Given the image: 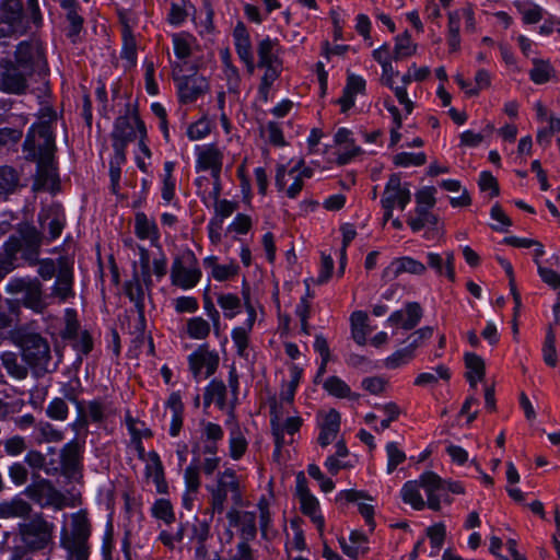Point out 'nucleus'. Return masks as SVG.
I'll list each match as a JSON object with an SVG mask.
<instances>
[{"instance_id":"23","label":"nucleus","mask_w":560,"mask_h":560,"mask_svg":"<svg viewBox=\"0 0 560 560\" xmlns=\"http://www.w3.org/2000/svg\"><path fill=\"white\" fill-rule=\"evenodd\" d=\"M425 270H427V267L421 261H419L412 257H409V256H404V257L394 259L383 270V279L393 280L404 272L421 276L425 272Z\"/></svg>"},{"instance_id":"55","label":"nucleus","mask_w":560,"mask_h":560,"mask_svg":"<svg viewBox=\"0 0 560 560\" xmlns=\"http://www.w3.org/2000/svg\"><path fill=\"white\" fill-rule=\"evenodd\" d=\"M124 288L125 293L129 300L135 303L136 308H144V290L137 271H135L132 278L125 283Z\"/></svg>"},{"instance_id":"6","label":"nucleus","mask_w":560,"mask_h":560,"mask_svg":"<svg viewBox=\"0 0 560 560\" xmlns=\"http://www.w3.org/2000/svg\"><path fill=\"white\" fill-rule=\"evenodd\" d=\"M140 135L147 137L145 125L140 119L138 112L127 104L125 114L116 118L114 122L112 139L116 142V147L121 150V147L128 145L129 142L138 139Z\"/></svg>"},{"instance_id":"64","label":"nucleus","mask_w":560,"mask_h":560,"mask_svg":"<svg viewBox=\"0 0 560 560\" xmlns=\"http://www.w3.org/2000/svg\"><path fill=\"white\" fill-rule=\"evenodd\" d=\"M542 358L547 365L556 366L557 364V350H556V335L551 326L548 327L545 342L542 346Z\"/></svg>"},{"instance_id":"39","label":"nucleus","mask_w":560,"mask_h":560,"mask_svg":"<svg viewBox=\"0 0 560 560\" xmlns=\"http://www.w3.org/2000/svg\"><path fill=\"white\" fill-rule=\"evenodd\" d=\"M339 542L343 552L350 558L355 559L369 550L366 536L359 530L351 532L349 541L341 538Z\"/></svg>"},{"instance_id":"24","label":"nucleus","mask_w":560,"mask_h":560,"mask_svg":"<svg viewBox=\"0 0 560 560\" xmlns=\"http://www.w3.org/2000/svg\"><path fill=\"white\" fill-rule=\"evenodd\" d=\"M334 141L339 147L337 154L339 165L348 164L362 152V149L355 144L352 132L347 128H339L334 136Z\"/></svg>"},{"instance_id":"11","label":"nucleus","mask_w":560,"mask_h":560,"mask_svg":"<svg viewBox=\"0 0 560 560\" xmlns=\"http://www.w3.org/2000/svg\"><path fill=\"white\" fill-rule=\"evenodd\" d=\"M24 361L36 372L49 371L50 350L47 341L38 335H27L22 340Z\"/></svg>"},{"instance_id":"19","label":"nucleus","mask_w":560,"mask_h":560,"mask_svg":"<svg viewBox=\"0 0 560 560\" xmlns=\"http://www.w3.org/2000/svg\"><path fill=\"white\" fill-rule=\"evenodd\" d=\"M38 222L43 232L48 231V240L52 241L60 236L65 226L66 215L60 206L51 205L40 210Z\"/></svg>"},{"instance_id":"51","label":"nucleus","mask_w":560,"mask_h":560,"mask_svg":"<svg viewBox=\"0 0 560 560\" xmlns=\"http://www.w3.org/2000/svg\"><path fill=\"white\" fill-rule=\"evenodd\" d=\"M186 335L190 339L205 340L211 332V325L201 316H195L186 322Z\"/></svg>"},{"instance_id":"32","label":"nucleus","mask_w":560,"mask_h":560,"mask_svg":"<svg viewBox=\"0 0 560 560\" xmlns=\"http://www.w3.org/2000/svg\"><path fill=\"white\" fill-rule=\"evenodd\" d=\"M135 234L140 240H148L152 246L159 245L160 232L158 224L143 212H138L135 215Z\"/></svg>"},{"instance_id":"13","label":"nucleus","mask_w":560,"mask_h":560,"mask_svg":"<svg viewBox=\"0 0 560 560\" xmlns=\"http://www.w3.org/2000/svg\"><path fill=\"white\" fill-rule=\"evenodd\" d=\"M283 415L284 411L280 410L277 404L271 407L270 424L276 443V454H279L282 446L290 442L285 439V434L293 435L302 425V419L299 416L288 417L282 421Z\"/></svg>"},{"instance_id":"5","label":"nucleus","mask_w":560,"mask_h":560,"mask_svg":"<svg viewBox=\"0 0 560 560\" xmlns=\"http://www.w3.org/2000/svg\"><path fill=\"white\" fill-rule=\"evenodd\" d=\"M55 525L46 521L42 514L19 525L21 540L30 550L46 548L52 540Z\"/></svg>"},{"instance_id":"25","label":"nucleus","mask_w":560,"mask_h":560,"mask_svg":"<svg viewBox=\"0 0 560 560\" xmlns=\"http://www.w3.org/2000/svg\"><path fill=\"white\" fill-rule=\"evenodd\" d=\"M200 441L203 444V453L215 455L219 443L223 440L224 431L222 427L212 421L201 420L199 423Z\"/></svg>"},{"instance_id":"18","label":"nucleus","mask_w":560,"mask_h":560,"mask_svg":"<svg viewBox=\"0 0 560 560\" xmlns=\"http://www.w3.org/2000/svg\"><path fill=\"white\" fill-rule=\"evenodd\" d=\"M37 172L33 183V190L56 191L59 188V175L54 158L35 160Z\"/></svg>"},{"instance_id":"2","label":"nucleus","mask_w":560,"mask_h":560,"mask_svg":"<svg viewBox=\"0 0 560 560\" xmlns=\"http://www.w3.org/2000/svg\"><path fill=\"white\" fill-rule=\"evenodd\" d=\"M91 524L82 511L71 514L70 530L61 533V546L67 551L68 560H88L90 556L89 537Z\"/></svg>"},{"instance_id":"37","label":"nucleus","mask_w":560,"mask_h":560,"mask_svg":"<svg viewBox=\"0 0 560 560\" xmlns=\"http://www.w3.org/2000/svg\"><path fill=\"white\" fill-rule=\"evenodd\" d=\"M465 366H466V378L469 385L472 388L477 387L478 382L482 381L485 377L486 365L483 359L474 353L467 352L464 355Z\"/></svg>"},{"instance_id":"22","label":"nucleus","mask_w":560,"mask_h":560,"mask_svg":"<svg viewBox=\"0 0 560 560\" xmlns=\"http://www.w3.org/2000/svg\"><path fill=\"white\" fill-rule=\"evenodd\" d=\"M179 102L189 104L195 102L208 90V82L203 77L184 75L176 79Z\"/></svg>"},{"instance_id":"12","label":"nucleus","mask_w":560,"mask_h":560,"mask_svg":"<svg viewBox=\"0 0 560 560\" xmlns=\"http://www.w3.org/2000/svg\"><path fill=\"white\" fill-rule=\"evenodd\" d=\"M24 492L42 508H52L56 511H60L67 505L66 495L47 479H40L31 483Z\"/></svg>"},{"instance_id":"47","label":"nucleus","mask_w":560,"mask_h":560,"mask_svg":"<svg viewBox=\"0 0 560 560\" xmlns=\"http://www.w3.org/2000/svg\"><path fill=\"white\" fill-rule=\"evenodd\" d=\"M247 440L238 424H234L229 434V454L234 460H238L247 450Z\"/></svg>"},{"instance_id":"61","label":"nucleus","mask_w":560,"mask_h":560,"mask_svg":"<svg viewBox=\"0 0 560 560\" xmlns=\"http://www.w3.org/2000/svg\"><path fill=\"white\" fill-rule=\"evenodd\" d=\"M35 438L39 443L43 442H59L63 439L61 431L57 430L49 422H40L35 428Z\"/></svg>"},{"instance_id":"38","label":"nucleus","mask_w":560,"mask_h":560,"mask_svg":"<svg viewBox=\"0 0 560 560\" xmlns=\"http://www.w3.org/2000/svg\"><path fill=\"white\" fill-rule=\"evenodd\" d=\"M257 67L264 71L258 86V94L264 102H267L271 86L281 75L283 63Z\"/></svg>"},{"instance_id":"28","label":"nucleus","mask_w":560,"mask_h":560,"mask_svg":"<svg viewBox=\"0 0 560 560\" xmlns=\"http://www.w3.org/2000/svg\"><path fill=\"white\" fill-rule=\"evenodd\" d=\"M257 66H269L282 63L281 52L282 48L277 38L265 36L257 43Z\"/></svg>"},{"instance_id":"8","label":"nucleus","mask_w":560,"mask_h":560,"mask_svg":"<svg viewBox=\"0 0 560 560\" xmlns=\"http://www.w3.org/2000/svg\"><path fill=\"white\" fill-rule=\"evenodd\" d=\"M242 296L244 301L247 318L241 326H236L231 330V338L238 357L248 359L249 357V337L257 319V312L250 302L249 287L244 281L242 285Z\"/></svg>"},{"instance_id":"29","label":"nucleus","mask_w":560,"mask_h":560,"mask_svg":"<svg viewBox=\"0 0 560 560\" xmlns=\"http://www.w3.org/2000/svg\"><path fill=\"white\" fill-rule=\"evenodd\" d=\"M21 240L18 238L21 243V247L25 245V250L23 253V257L33 264L35 258L38 255V248L42 244L43 236L40 232L36 230L35 226L30 224H23L20 228Z\"/></svg>"},{"instance_id":"31","label":"nucleus","mask_w":560,"mask_h":560,"mask_svg":"<svg viewBox=\"0 0 560 560\" xmlns=\"http://www.w3.org/2000/svg\"><path fill=\"white\" fill-rule=\"evenodd\" d=\"M428 266L435 271L438 276H445L451 281L455 279L454 254L445 252L443 254L428 253L425 255Z\"/></svg>"},{"instance_id":"17","label":"nucleus","mask_w":560,"mask_h":560,"mask_svg":"<svg viewBox=\"0 0 560 560\" xmlns=\"http://www.w3.org/2000/svg\"><path fill=\"white\" fill-rule=\"evenodd\" d=\"M188 363L195 377H208L217 370L219 357L209 351L207 346H200L189 354Z\"/></svg>"},{"instance_id":"42","label":"nucleus","mask_w":560,"mask_h":560,"mask_svg":"<svg viewBox=\"0 0 560 560\" xmlns=\"http://www.w3.org/2000/svg\"><path fill=\"white\" fill-rule=\"evenodd\" d=\"M226 395L228 389L225 384L222 381L213 380L206 387L203 395L205 405L210 406L214 404L220 410H223L226 407Z\"/></svg>"},{"instance_id":"63","label":"nucleus","mask_w":560,"mask_h":560,"mask_svg":"<svg viewBox=\"0 0 560 560\" xmlns=\"http://www.w3.org/2000/svg\"><path fill=\"white\" fill-rule=\"evenodd\" d=\"M425 162L427 155L423 152H400L393 156V163L399 167L421 166Z\"/></svg>"},{"instance_id":"36","label":"nucleus","mask_w":560,"mask_h":560,"mask_svg":"<svg viewBox=\"0 0 560 560\" xmlns=\"http://www.w3.org/2000/svg\"><path fill=\"white\" fill-rule=\"evenodd\" d=\"M288 176H298L302 178V182L304 183L305 179L313 176V171L305 166L303 161L298 162L290 170H287L284 165H279L275 177V185L278 190L284 189L285 184H288Z\"/></svg>"},{"instance_id":"46","label":"nucleus","mask_w":560,"mask_h":560,"mask_svg":"<svg viewBox=\"0 0 560 560\" xmlns=\"http://www.w3.org/2000/svg\"><path fill=\"white\" fill-rule=\"evenodd\" d=\"M151 465L147 467L148 475L152 478L159 493L167 492V482L164 476V469L160 456L155 452L149 454Z\"/></svg>"},{"instance_id":"1","label":"nucleus","mask_w":560,"mask_h":560,"mask_svg":"<svg viewBox=\"0 0 560 560\" xmlns=\"http://www.w3.org/2000/svg\"><path fill=\"white\" fill-rule=\"evenodd\" d=\"M56 122L55 114L48 113L32 125L23 143L26 159L35 161L54 158L56 143L52 125Z\"/></svg>"},{"instance_id":"26","label":"nucleus","mask_w":560,"mask_h":560,"mask_svg":"<svg viewBox=\"0 0 560 560\" xmlns=\"http://www.w3.org/2000/svg\"><path fill=\"white\" fill-rule=\"evenodd\" d=\"M32 73H26L16 65H12L5 69L0 78V88L14 94H21L26 89V79Z\"/></svg>"},{"instance_id":"59","label":"nucleus","mask_w":560,"mask_h":560,"mask_svg":"<svg viewBox=\"0 0 560 560\" xmlns=\"http://www.w3.org/2000/svg\"><path fill=\"white\" fill-rule=\"evenodd\" d=\"M174 52L177 58L186 59L191 54L194 37L186 33L174 34L172 37Z\"/></svg>"},{"instance_id":"52","label":"nucleus","mask_w":560,"mask_h":560,"mask_svg":"<svg viewBox=\"0 0 560 560\" xmlns=\"http://www.w3.org/2000/svg\"><path fill=\"white\" fill-rule=\"evenodd\" d=\"M19 185V175L14 168L10 166L0 167V199L13 194Z\"/></svg>"},{"instance_id":"49","label":"nucleus","mask_w":560,"mask_h":560,"mask_svg":"<svg viewBox=\"0 0 560 560\" xmlns=\"http://www.w3.org/2000/svg\"><path fill=\"white\" fill-rule=\"evenodd\" d=\"M217 303L226 319H233L242 312V300L234 293H220Z\"/></svg>"},{"instance_id":"33","label":"nucleus","mask_w":560,"mask_h":560,"mask_svg":"<svg viewBox=\"0 0 560 560\" xmlns=\"http://www.w3.org/2000/svg\"><path fill=\"white\" fill-rule=\"evenodd\" d=\"M340 430V415L335 409L329 410L320 423V431L318 435V443L322 447L328 446L332 443Z\"/></svg>"},{"instance_id":"53","label":"nucleus","mask_w":560,"mask_h":560,"mask_svg":"<svg viewBox=\"0 0 560 560\" xmlns=\"http://www.w3.org/2000/svg\"><path fill=\"white\" fill-rule=\"evenodd\" d=\"M539 277L547 285L553 290H558L557 302L553 305L555 323H560V273L552 269H539Z\"/></svg>"},{"instance_id":"7","label":"nucleus","mask_w":560,"mask_h":560,"mask_svg":"<svg viewBox=\"0 0 560 560\" xmlns=\"http://www.w3.org/2000/svg\"><path fill=\"white\" fill-rule=\"evenodd\" d=\"M27 30L28 21L24 16L22 0H1L0 38L20 36Z\"/></svg>"},{"instance_id":"62","label":"nucleus","mask_w":560,"mask_h":560,"mask_svg":"<svg viewBox=\"0 0 560 560\" xmlns=\"http://www.w3.org/2000/svg\"><path fill=\"white\" fill-rule=\"evenodd\" d=\"M152 515L163 521L165 524H171L175 521V513L171 502L166 499L156 500L151 508Z\"/></svg>"},{"instance_id":"10","label":"nucleus","mask_w":560,"mask_h":560,"mask_svg":"<svg viewBox=\"0 0 560 560\" xmlns=\"http://www.w3.org/2000/svg\"><path fill=\"white\" fill-rule=\"evenodd\" d=\"M15 65L26 73L44 74L47 61L42 44L36 39L21 42L15 49Z\"/></svg>"},{"instance_id":"56","label":"nucleus","mask_w":560,"mask_h":560,"mask_svg":"<svg viewBox=\"0 0 560 560\" xmlns=\"http://www.w3.org/2000/svg\"><path fill=\"white\" fill-rule=\"evenodd\" d=\"M553 67L547 60L534 59L529 78L535 84H544L553 77Z\"/></svg>"},{"instance_id":"3","label":"nucleus","mask_w":560,"mask_h":560,"mask_svg":"<svg viewBox=\"0 0 560 560\" xmlns=\"http://www.w3.org/2000/svg\"><path fill=\"white\" fill-rule=\"evenodd\" d=\"M9 294L21 295L20 301L24 306L42 313L50 302L43 294L42 283L36 278L13 277L5 285Z\"/></svg>"},{"instance_id":"58","label":"nucleus","mask_w":560,"mask_h":560,"mask_svg":"<svg viewBox=\"0 0 560 560\" xmlns=\"http://www.w3.org/2000/svg\"><path fill=\"white\" fill-rule=\"evenodd\" d=\"M516 8L522 14L523 21L526 24L538 23L542 19V8L529 1L516 2Z\"/></svg>"},{"instance_id":"60","label":"nucleus","mask_w":560,"mask_h":560,"mask_svg":"<svg viewBox=\"0 0 560 560\" xmlns=\"http://www.w3.org/2000/svg\"><path fill=\"white\" fill-rule=\"evenodd\" d=\"M190 8H192V5L186 1H182L180 3L173 2L167 14V22L173 26L182 25L189 15Z\"/></svg>"},{"instance_id":"35","label":"nucleus","mask_w":560,"mask_h":560,"mask_svg":"<svg viewBox=\"0 0 560 560\" xmlns=\"http://www.w3.org/2000/svg\"><path fill=\"white\" fill-rule=\"evenodd\" d=\"M21 250L18 237H10L0 249V279L15 268L16 255Z\"/></svg>"},{"instance_id":"44","label":"nucleus","mask_w":560,"mask_h":560,"mask_svg":"<svg viewBox=\"0 0 560 560\" xmlns=\"http://www.w3.org/2000/svg\"><path fill=\"white\" fill-rule=\"evenodd\" d=\"M394 42L393 58L396 61L407 59L417 52V44L412 42L407 31L397 35Z\"/></svg>"},{"instance_id":"20","label":"nucleus","mask_w":560,"mask_h":560,"mask_svg":"<svg viewBox=\"0 0 560 560\" xmlns=\"http://www.w3.org/2000/svg\"><path fill=\"white\" fill-rule=\"evenodd\" d=\"M423 311L418 302H408L404 308L393 312L386 319V324L404 330H411L420 323Z\"/></svg>"},{"instance_id":"41","label":"nucleus","mask_w":560,"mask_h":560,"mask_svg":"<svg viewBox=\"0 0 560 560\" xmlns=\"http://www.w3.org/2000/svg\"><path fill=\"white\" fill-rule=\"evenodd\" d=\"M32 512L31 504L22 498L15 497L10 501L0 503V517H27Z\"/></svg>"},{"instance_id":"34","label":"nucleus","mask_w":560,"mask_h":560,"mask_svg":"<svg viewBox=\"0 0 560 560\" xmlns=\"http://www.w3.org/2000/svg\"><path fill=\"white\" fill-rule=\"evenodd\" d=\"M407 223L412 232H419L424 228L432 230H439V218L431 209L422 208V206H416L412 213H409Z\"/></svg>"},{"instance_id":"9","label":"nucleus","mask_w":560,"mask_h":560,"mask_svg":"<svg viewBox=\"0 0 560 560\" xmlns=\"http://www.w3.org/2000/svg\"><path fill=\"white\" fill-rule=\"evenodd\" d=\"M207 490L211 495L212 511L217 513L224 511L229 493H232L235 500H238L241 497L236 474L231 468L219 472L215 482L212 486H207Z\"/></svg>"},{"instance_id":"30","label":"nucleus","mask_w":560,"mask_h":560,"mask_svg":"<svg viewBox=\"0 0 560 560\" xmlns=\"http://www.w3.org/2000/svg\"><path fill=\"white\" fill-rule=\"evenodd\" d=\"M368 495L362 491L357 490H342L336 495V502L347 503L357 502L360 514L364 517L365 522L373 527L374 523V506L365 501Z\"/></svg>"},{"instance_id":"54","label":"nucleus","mask_w":560,"mask_h":560,"mask_svg":"<svg viewBox=\"0 0 560 560\" xmlns=\"http://www.w3.org/2000/svg\"><path fill=\"white\" fill-rule=\"evenodd\" d=\"M3 368L7 373L15 378L23 380L27 376V369L19 362L18 354L14 352H3L0 355Z\"/></svg>"},{"instance_id":"48","label":"nucleus","mask_w":560,"mask_h":560,"mask_svg":"<svg viewBox=\"0 0 560 560\" xmlns=\"http://www.w3.org/2000/svg\"><path fill=\"white\" fill-rule=\"evenodd\" d=\"M299 500L303 514L307 515L312 520L319 532H323L325 522L319 510L318 500L313 494L305 495Z\"/></svg>"},{"instance_id":"45","label":"nucleus","mask_w":560,"mask_h":560,"mask_svg":"<svg viewBox=\"0 0 560 560\" xmlns=\"http://www.w3.org/2000/svg\"><path fill=\"white\" fill-rule=\"evenodd\" d=\"M234 47L238 58L253 55L252 40L246 26L238 22L233 31Z\"/></svg>"},{"instance_id":"57","label":"nucleus","mask_w":560,"mask_h":560,"mask_svg":"<svg viewBox=\"0 0 560 560\" xmlns=\"http://www.w3.org/2000/svg\"><path fill=\"white\" fill-rule=\"evenodd\" d=\"M450 377H451L450 370L445 365L440 364L434 368L433 372L420 373L415 380V385L416 386L433 385V384L438 383V381L440 378L447 381V380H450Z\"/></svg>"},{"instance_id":"4","label":"nucleus","mask_w":560,"mask_h":560,"mask_svg":"<svg viewBox=\"0 0 560 560\" xmlns=\"http://www.w3.org/2000/svg\"><path fill=\"white\" fill-rule=\"evenodd\" d=\"M201 276L198 259L192 250L186 249L174 258L171 267V282L173 285L183 290H190L199 283Z\"/></svg>"},{"instance_id":"40","label":"nucleus","mask_w":560,"mask_h":560,"mask_svg":"<svg viewBox=\"0 0 560 560\" xmlns=\"http://www.w3.org/2000/svg\"><path fill=\"white\" fill-rule=\"evenodd\" d=\"M166 408H168L172 412L171 423H170V434L172 436H177L183 427V411L184 405L182 401V397L179 393H172L166 400Z\"/></svg>"},{"instance_id":"27","label":"nucleus","mask_w":560,"mask_h":560,"mask_svg":"<svg viewBox=\"0 0 560 560\" xmlns=\"http://www.w3.org/2000/svg\"><path fill=\"white\" fill-rule=\"evenodd\" d=\"M73 275L70 268L61 267L58 271L56 281L51 288V293L46 296L47 300H58L59 303L68 301L74 295Z\"/></svg>"},{"instance_id":"50","label":"nucleus","mask_w":560,"mask_h":560,"mask_svg":"<svg viewBox=\"0 0 560 560\" xmlns=\"http://www.w3.org/2000/svg\"><path fill=\"white\" fill-rule=\"evenodd\" d=\"M231 524L237 518L241 523V535L243 540L247 541L256 536V523L255 516L252 513H243L242 515L237 511H231L228 513Z\"/></svg>"},{"instance_id":"43","label":"nucleus","mask_w":560,"mask_h":560,"mask_svg":"<svg viewBox=\"0 0 560 560\" xmlns=\"http://www.w3.org/2000/svg\"><path fill=\"white\" fill-rule=\"evenodd\" d=\"M421 487L418 479L407 481L401 490L400 495L405 503L410 504L415 510L421 511L427 505L420 493Z\"/></svg>"},{"instance_id":"16","label":"nucleus","mask_w":560,"mask_h":560,"mask_svg":"<svg viewBox=\"0 0 560 560\" xmlns=\"http://www.w3.org/2000/svg\"><path fill=\"white\" fill-rule=\"evenodd\" d=\"M188 542L195 547V560H206L208 548L206 542L210 537V526L207 522L195 518L191 523H185Z\"/></svg>"},{"instance_id":"21","label":"nucleus","mask_w":560,"mask_h":560,"mask_svg":"<svg viewBox=\"0 0 560 560\" xmlns=\"http://www.w3.org/2000/svg\"><path fill=\"white\" fill-rule=\"evenodd\" d=\"M196 152L197 171H210L212 178L218 179L221 175L223 164L222 152L214 144L197 147Z\"/></svg>"},{"instance_id":"14","label":"nucleus","mask_w":560,"mask_h":560,"mask_svg":"<svg viewBox=\"0 0 560 560\" xmlns=\"http://www.w3.org/2000/svg\"><path fill=\"white\" fill-rule=\"evenodd\" d=\"M411 200L409 185L402 183L398 174H392L385 185L381 205L383 208L404 210Z\"/></svg>"},{"instance_id":"15","label":"nucleus","mask_w":560,"mask_h":560,"mask_svg":"<svg viewBox=\"0 0 560 560\" xmlns=\"http://www.w3.org/2000/svg\"><path fill=\"white\" fill-rule=\"evenodd\" d=\"M421 489L427 495V505L433 511L441 508V502L446 500V480L441 479L433 471H424L418 478Z\"/></svg>"}]
</instances>
